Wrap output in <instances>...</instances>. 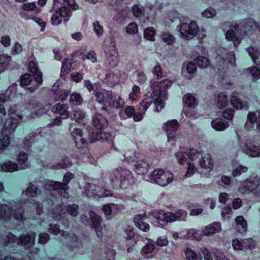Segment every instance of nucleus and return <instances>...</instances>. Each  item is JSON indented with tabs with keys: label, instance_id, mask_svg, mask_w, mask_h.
Here are the masks:
<instances>
[{
	"label": "nucleus",
	"instance_id": "36",
	"mask_svg": "<svg viewBox=\"0 0 260 260\" xmlns=\"http://www.w3.org/2000/svg\"><path fill=\"white\" fill-rule=\"evenodd\" d=\"M40 191L38 188L32 183L29 184L26 189L22 192V195H25L27 197H36L40 194Z\"/></svg>",
	"mask_w": 260,
	"mask_h": 260
},
{
	"label": "nucleus",
	"instance_id": "39",
	"mask_svg": "<svg viewBox=\"0 0 260 260\" xmlns=\"http://www.w3.org/2000/svg\"><path fill=\"white\" fill-rule=\"evenodd\" d=\"M197 71V67L196 64L193 62H189L187 63H184L182 68V72L185 75L187 76V73L189 74H193Z\"/></svg>",
	"mask_w": 260,
	"mask_h": 260
},
{
	"label": "nucleus",
	"instance_id": "52",
	"mask_svg": "<svg viewBox=\"0 0 260 260\" xmlns=\"http://www.w3.org/2000/svg\"><path fill=\"white\" fill-rule=\"evenodd\" d=\"M32 78L31 75L25 74L20 79V85L22 86H26L30 84L32 82Z\"/></svg>",
	"mask_w": 260,
	"mask_h": 260
},
{
	"label": "nucleus",
	"instance_id": "62",
	"mask_svg": "<svg viewBox=\"0 0 260 260\" xmlns=\"http://www.w3.org/2000/svg\"><path fill=\"white\" fill-rule=\"evenodd\" d=\"M71 64L68 60H64L61 68V76H64L70 71Z\"/></svg>",
	"mask_w": 260,
	"mask_h": 260
},
{
	"label": "nucleus",
	"instance_id": "27",
	"mask_svg": "<svg viewBox=\"0 0 260 260\" xmlns=\"http://www.w3.org/2000/svg\"><path fill=\"white\" fill-rule=\"evenodd\" d=\"M19 124L16 117L11 116L9 118L6 120L4 125V128L2 132L4 134H11L14 132Z\"/></svg>",
	"mask_w": 260,
	"mask_h": 260
},
{
	"label": "nucleus",
	"instance_id": "56",
	"mask_svg": "<svg viewBox=\"0 0 260 260\" xmlns=\"http://www.w3.org/2000/svg\"><path fill=\"white\" fill-rule=\"evenodd\" d=\"M216 14V11L215 9L212 8H209L206 9L201 13L202 16L203 17L207 18H213L215 16Z\"/></svg>",
	"mask_w": 260,
	"mask_h": 260
},
{
	"label": "nucleus",
	"instance_id": "45",
	"mask_svg": "<svg viewBox=\"0 0 260 260\" xmlns=\"http://www.w3.org/2000/svg\"><path fill=\"white\" fill-rule=\"evenodd\" d=\"M17 84L16 83H13L11 86H10L8 90L6 91L5 93H2L0 94V102L4 103L7 102L9 99V96L8 95V92H13L15 91L16 90V86Z\"/></svg>",
	"mask_w": 260,
	"mask_h": 260
},
{
	"label": "nucleus",
	"instance_id": "64",
	"mask_svg": "<svg viewBox=\"0 0 260 260\" xmlns=\"http://www.w3.org/2000/svg\"><path fill=\"white\" fill-rule=\"evenodd\" d=\"M22 8L24 11H37L36 4L34 3H24L22 5Z\"/></svg>",
	"mask_w": 260,
	"mask_h": 260
},
{
	"label": "nucleus",
	"instance_id": "41",
	"mask_svg": "<svg viewBox=\"0 0 260 260\" xmlns=\"http://www.w3.org/2000/svg\"><path fill=\"white\" fill-rule=\"evenodd\" d=\"M256 245L255 241L252 238H246L243 239V250H252Z\"/></svg>",
	"mask_w": 260,
	"mask_h": 260
},
{
	"label": "nucleus",
	"instance_id": "6",
	"mask_svg": "<svg viewBox=\"0 0 260 260\" xmlns=\"http://www.w3.org/2000/svg\"><path fill=\"white\" fill-rule=\"evenodd\" d=\"M187 215V212L183 210H179L173 213L170 212H165L162 210L156 211L153 213L154 217L158 223L161 226H165L169 222L176 220H183Z\"/></svg>",
	"mask_w": 260,
	"mask_h": 260
},
{
	"label": "nucleus",
	"instance_id": "53",
	"mask_svg": "<svg viewBox=\"0 0 260 260\" xmlns=\"http://www.w3.org/2000/svg\"><path fill=\"white\" fill-rule=\"evenodd\" d=\"M248 168L247 167L240 165L233 170L232 174L234 177L239 176L242 173L246 172Z\"/></svg>",
	"mask_w": 260,
	"mask_h": 260
},
{
	"label": "nucleus",
	"instance_id": "58",
	"mask_svg": "<svg viewBox=\"0 0 260 260\" xmlns=\"http://www.w3.org/2000/svg\"><path fill=\"white\" fill-rule=\"evenodd\" d=\"M152 72L154 76L156 77L157 79H161L163 77L162 70L161 66L159 64H156L152 69Z\"/></svg>",
	"mask_w": 260,
	"mask_h": 260
},
{
	"label": "nucleus",
	"instance_id": "24",
	"mask_svg": "<svg viewBox=\"0 0 260 260\" xmlns=\"http://www.w3.org/2000/svg\"><path fill=\"white\" fill-rule=\"evenodd\" d=\"M124 100L119 96L117 99H112L107 106L101 107V111L105 114H110L112 113V109H119L124 105Z\"/></svg>",
	"mask_w": 260,
	"mask_h": 260
},
{
	"label": "nucleus",
	"instance_id": "60",
	"mask_svg": "<svg viewBox=\"0 0 260 260\" xmlns=\"http://www.w3.org/2000/svg\"><path fill=\"white\" fill-rule=\"evenodd\" d=\"M154 245L153 243H148L142 248L141 254L143 255L150 254L154 251Z\"/></svg>",
	"mask_w": 260,
	"mask_h": 260
},
{
	"label": "nucleus",
	"instance_id": "40",
	"mask_svg": "<svg viewBox=\"0 0 260 260\" xmlns=\"http://www.w3.org/2000/svg\"><path fill=\"white\" fill-rule=\"evenodd\" d=\"M1 170L5 172H12L18 170V165L15 162L11 161H7L3 163L1 166Z\"/></svg>",
	"mask_w": 260,
	"mask_h": 260
},
{
	"label": "nucleus",
	"instance_id": "33",
	"mask_svg": "<svg viewBox=\"0 0 260 260\" xmlns=\"http://www.w3.org/2000/svg\"><path fill=\"white\" fill-rule=\"evenodd\" d=\"M103 188L91 183H87L85 186V190L86 195L88 197H92L93 196H101L100 191H102Z\"/></svg>",
	"mask_w": 260,
	"mask_h": 260
},
{
	"label": "nucleus",
	"instance_id": "51",
	"mask_svg": "<svg viewBox=\"0 0 260 260\" xmlns=\"http://www.w3.org/2000/svg\"><path fill=\"white\" fill-rule=\"evenodd\" d=\"M186 237L187 238L199 240L201 239V233L199 230L192 229L187 231Z\"/></svg>",
	"mask_w": 260,
	"mask_h": 260
},
{
	"label": "nucleus",
	"instance_id": "23",
	"mask_svg": "<svg viewBox=\"0 0 260 260\" xmlns=\"http://www.w3.org/2000/svg\"><path fill=\"white\" fill-rule=\"evenodd\" d=\"M178 127L179 123L176 120H170L164 123L162 128L166 132L169 140H173L175 138Z\"/></svg>",
	"mask_w": 260,
	"mask_h": 260
},
{
	"label": "nucleus",
	"instance_id": "15",
	"mask_svg": "<svg viewBox=\"0 0 260 260\" xmlns=\"http://www.w3.org/2000/svg\"><path fill=\"white\" fill-rule=\"evenodd\" d=\"M183 101L186 107L188 108L187 109L185 108L184 110V114L188 118L193 117L197 114L196 110L194 109L197 105L195 97L191 94L187 93L184 96Z\"/></svg>",
	"mask_w": 260,
	"mask_h": 260
},
{
	"label": "nucleus",
	"instance_id": "31",
	"mask_svg": "<svg viewBox=\"0 0 260 260\" xmlns=\"http://www.w3.org/2000/svg\"><path fill=\"white\" fill-rule=\"evenodd\" d=\"M231 104L237 109H242L248 108V104L245 102H242L239 99L238 93L234 92L232 94L231 100Z\"/></svg>",
	"mask_w": 260,
	"mask_h": 260
},
{
	"label": "nucleus",
	"instance_id": "10",
	"mask_svg": "<svg viewBox=\"0 0 260 260\" xmlns=\"http://www.w3.org/2000/svg\"><path fill=\"white\" fill-rule=\"evenodd\" d=\"M104 50L107 62L111 67H116L119 62V57L115 41L111 39L109 42L105 43Z\"/></svg>",
	"mask_w": 260,
	"mask_h": 260
},
{
	"label": "nucleus",
	"instance_id": "3",
	"mask_svg": "<svg viewBox=\"0 0 260 260\" xmlns=\"http://www.w3.org/2000/svg\"><path fill=\"white\" fill-rule=\"evenodd\" d=\"M172 81L166 79L160 82L151 80L149 81V90L144 96L139 105L140 111L144 113L153 101V99L167 98V89L172 85Z\"/></svg>",
	"mask_w": 260,
	"mask_h": 260
},
{
	"label": "nucleus",
	"instance_id": "30",
	"mask_svg": "<svg viewBox=\"0 0 260 260\" xmlns=\"http://www.w3.org/2000/svg\"><path fill=\"white\" fill-rule=\"evenodd\" d=\"M69 106L67 104L58 103L52 108V111L59 114L62 118H67L69 116Z\"/></svg>",
	"mask_w": 260,
	"mask_h": 260
},
{
	"label": "nucleus",
	"instance_id": "19",
	"mask_svg": "<svg viewBox=\"0 0 260 260\" xmlns=\"http://www.w3.org/2000/svg\"><path fill=\"white\" fill-rule=\"evenodd\" d=\"M27 108L30 110L35 111V115L36 116H40L42 114L45 113L51 107L50 104H47L45 106H43L42 105L38 102L35 100H31L27 102Z\"/></svg>",
	"mask_w": 260,
	"mask_h": 260
},
{
	"label": "nucleus",
	"instance_id": "59",
	"mask_svg": "<svg viewBox=\"0 0 260 260\" xmlns=\"http://www.w3.org/2000/svg\"><path fill=\"white\" fill-rule=\"evenodd\" d=\"M93 31L99 37L102 36L104 32L103 27L100 24L99 21H96L92 24Z\"/></svg>",
	"mask_w": 260,
	"mask_h": 260
},
{
	"label": "nucleus",
	"instance_id": "7",
	"mask_svg": "<svg viewBox=\"0 0 260 260\" xmlns=\"http://www.w3.org/2000/svg\"><path fill=\"white\" fill-rule=\"evenodd\" d=\"M13 211L15 212L13 214L15 219L18 220L23 219V210L20 204L15 203V205L12 204L11 207L6 204H0V220L9 219L12 217Z\"/></svg>",
	"mask_w": 260,
	"mask_h": 260
},
{
	"label": "nucleus",
	"instance_id": "38",
	"mask_svg": "<svg viewBox=\"0 0 260 260\" xmlns=\"http://www.w3.org/2000/svg\"><path fill=\"white\" fill-rule=\"evenodd\" d=\"M212 127L217 131H223L226 129L229 125L228 122L220 119H215L211 122Z\"/></svg>",
	"mask_w": 260,
	"mask_h": 260
},
{
	"label": "nucleus",
	"instance_id": "35",
	"mask_svg": "<svg viewBox=\"0 0 260 260\" xmlns=\"http://www.w3.org/2000/svg\"><path fill=\"white\" fill-rule=\"evenodd\" d=\"M249 55L253 62L256 64H260V50L257 47H250L247 49Z\"/></svg>",
	"mask_w": 260,
	"mask_h": 260
},
{
	"label": "nucleus",
	"instance_id": "29",
	"mask_svg": "<svg viewBox=\"0 0 260 260\" xmlns=\"http://www.w3.org/2000/svg\"><path fill=\"white\" fill-rule=\"evenodd\" d=\"M245 152L251 157H259L260 156V146L248 141L245 144Z\"/></svg>",
	"mask_w": 260,
	"mask_h": 260
},
{
	"label": "nucleus",
	"instance_id": "37",
	"mask_svg": "<svg viewBox=\"0 0 260 260\" xmlns=\"http://www.w3.org/2000/svg\"><path fill=\"white\" fill-rule=\"evenodd\" d=\"M236 230L240 233H243L247 231V224L246 221L241 216H238L235 219Z\"/></svg>",
	"mask_w": 260,
	"mask_h": 260
},
{
	"label": "nucleus",
	"instance_id": "25",
	"mask_svg": "<svg viewBox=\"0 0 260 260\" xmlns=\"http://www.w3.org/2000/svg\"><path fill=\"white\" fill-rule=\"evenodd\" d=\"M147 219V216L145 214H140L136 215L133 218V221L135 225L140 230L147 232L149 230V225L145 222Z\"/></svg>",
	"mask_w": 260,
	"mask_h": 260
},
{
	"label": "nucleus",
	"instance_id": "32",
	"mask_svg": "<svg viewBox=\"0 0 260 260\" xmlns=\"http://www.w3.org/2000/svg\"><path fill=\"white\" fill-rule=\"evenodd\" d=\"M221 230V226L220 223L214 222L205 227L202 232L204 235L209 236L214 234L216 232H220Z\"/></svg>",
	"mask_w": 260,
	"mask_h": 260
},
{
	"label": "nucleus",
	"instance_id": "14",
	"mask_svg": "<svg viewBox=\"0 0 260 260\" xmlns=\"http://www.w3.org/2000/svg\"><path fill=\"white\" fill-rule=\"evenodd\" d=\"M260 186V178L258 177L247 179L238 189L241 194H247L252 192Z\"/></svg>",
	"mask_w": 260,
	"mask_h": 260
},
{
	"label": "nucleus",
	"instance_id": "20",
	"mask_svg": "<svg viewBox=\"0 0 260 260\" xmlns=\"http://www.w3.org/2000/svg\"><path fill=\"white\" fill-rule=\"evenodd\" d=\"M257 124V129L260 131V111L249 112L247 115V122L244 127L247 130H251L254 127L255 124Z\"/></svg>",
	"mask_w": 260,
	"mask_h": 260
},
{
	"label": "nucleus",
	"instance_id": "13",
	"mask_svg": "<svg viewBox=\"0 0 260 260\" xmlns=\"http://www.w3.org/2000/svg\"><path fill=\"white\" fill-rule=\"evenodd\" d=\"M177 29L181 37L185 40H191L199 30L197 22L194 21H191L189 23H181L177 26Z\"/></svg>",
	"mask_w": 260,
	"mask_h": 260
},
{
	"label": "nucleus",
	"instance_id": "54",
	"mask_svg": "<svg viewBox=\"0 0 260 260\" xmlns=\"http://www.w3.org/2000/svg\"><path fill=\"white\" fill-rule=\"evenodd\" d=\"M137 81L140 84H143L146 82L147 77L146 74L143 71H137L136 73Z\"/></svg>",
	"mask_w": 260,
	"mask_h": 260
},
{
	"label": "nucleus",
	"instance_id": "55",
	"mask_svg": "<svg viewBox=\"0 0 260 260\" xmlns=\"http://www.w3.org/2000/svg\"><path fill=\"white\" fill-rule=\"evenodd\" d=\"M162 39L168 45H172L175 42V38L169 32L164 33L162 35Z\"/></svg>",
	"mask_w": 260,
	"mask_h": 260
},
{
	"label": "nucleus",
	"instance_id": "34",
	"mask_svg": "<svg viewBox=\"0 0 260 260\" xmlns=\"http://www.w3.org/2000/svg\"><path fill=\"white\" fill-rule=\"evenodd\" d=\"M149 167V165L147 162L144 160H139L135 165V170L138 174L143 175L148 172Z\"/></svg>",
	"mask_w": 260,
	"mask_h": 260
},
{
	"label": "nucleus",
	"instance_id": "16",
	"mask_svg": "<svg viewBox=\"0 0 260 260\" xmlns=\"http://www.w3.org/2000/svg\"><path fill=\"white\" fill-rule=\"evenodd\" d=\"M96 101L102 105V107L107 106L113 98V93L111 90L104 89L96 90L94 92Z\"/></svg>",
	"mask_w": 260,
	"mask_h": 260
},
{
	"label": "nucleus",
	"instance_id": "43",
	"mask_svg": "<svg viewBox=\"0 0 260 260\" xmlns=\"http://www.w3.org/2000/svg\"><path fill=\"white\" fill-rule=\"evenodd\" d=\"M17 160L20 164L21 169H25L28 167L27 162V154L24 152H21L18 156Z\"/></svg>",
	"mask_w": 260,
	"mask_h": 260
},
{
	"label": "nucleus",
	"instance_id": "17",
	"mask_svg": "<svg viewBox=\"0 0 260 260\" xmlns=\"http://www.w3.org/2000/svg\"><path fill=\"white\" fill-rule=\"evenodd\" d=\"M61 84V81L58 80L52 86L50 94L55 101H64L70 93V91L59 88Z\"/></svg>",
	"mask_w": 260,
	"mask_h": 260
},
{
	"label": "nucleus",
	"instance_id": "2",
	"mask_svg": "<svg viewBox=\"0 0 260 260\" xmlns=\"http://www.w3.org/2000/svg\"><path fill=\"white\" fill-rule=\"evenodd\" d=\"M257 26V24L253 19L243 20L239 24L225 22L221 24L222 29L226 32V39L232 41L235 47L240 43V39L236 33L241 35L247 34L254 31Z\"/></svg>",
	"mask_w": 260,
	"mask_h": 260
},
{
	"label": "nucleus",
	"instance_id": "50",
	"mask_svg": "<svg viewBox=\"0 0 260 260\" xmlns=\"http://www.w3.org/2000/svg\"><path fill=\"white\" fill-rule=\"evenodd\" d=\"M155 34L156 30L152 27L147 28L144 31V36L148 40L153 41Z\"/></svg>",
	"mask_w": 260,
	"mask_h": 260
},
{
	"label": "nucleus",
	"instance_id": "11",
	"mask_svg": "<svg viewBox=\"0 0 260 260\" xmlns=\"http://www.w3.org/2000/svg\"><path fill=\"white\" fill-rule=\"evenodd\" d=\"M7 240L4 242V245L6 246L11 243L17 242L18 244L27 245L28 247L34 245L36 233L30 232L26 234H23L17 238L12 233H8L6 236Z\"/></svg>",
	"mask_w": 260,
	"mask_h": 260
},
{
	"label": "nucleus",
	"instance_id": "28",
	"mask_svg": "<svg viewBox=\"0 0 260 260\" xmlns=\"http://www.w3.org/2000/svg\"><path fill=\"white\" fill-rule=\"evenodd\" d=\"M92 122L94 126L99 129H103L108 125L107 119L99 113H96L93 115Z\"/></svg>",
	"mask_w": 260,
	"mask_h": 260
},
{
	"label": "nucleus",
	"instance_id": "44",
	"mask_svg": "<svg viewBox=\"0 0 260 260\" xmlns=\"http://www.w3.org/2000/svg\"><path fill=\"white\" fill-rule=\"evenodd\" d=\"M37 135L36 133L32 132L25 137L23 141V146L25 148L27 149L31 146L32 143L35 141V138Z\"/></svg>",
	"mask_w": 260,
	"mask_h": 260
},
{
	"label": "nucleus",
	"instance_id": "9",
	"mask_svg": "<svg viewBox=\"0 0 260 260\" xmlns=\"http://www.w3.org/2000/svg\"><path fill=\"white\" fill-rule=\"evenodd\" d=\"M52 217L57 220H60L63 218L68 214L72 216L75 217L78 214V206L75 204L68 206L62 204L57 205L52 210Z\"/></svg>",
	"mask_w": 260,
	"mask_h": 260
},
{
	"label": "nucleus",
	"instance_id": "61",
	"mask_svg": "<svg viewBox=\"0 0 260 260\" xmlns=\"http://www.w3.org/2000/svg\"><path fill=\"white\" fill-rule=\"evenodd\" d=\"M250 73L252 77L253 81H256L260 78V69L257 67H251L249 68Z\"/></svg>",
	"mask_w": 260,
	"mask_h": 260
},
{
	"label": "nucleus",
	"instance_id": "4",
	"mask_svg": "<svg viewBox=\"0 0 260 260\" xmlns=\"http://www.w3.org/2000/svg\"><path fill=\"white\" fill-rule=\"evenodd\" d=\"M78 6L75 0H63L61 3L59 0H54L50 12L52 14L50 22L53 25H58L62 22H67L72 15V10H77Z\"/></svg>",
	"mask_w": 260,
	"mask_h": 260
},
{
	"label": "nucleus",
	"instance_id": "21",
	"mask_svg": "<svg viewBox=\"0 0 260 260\" xmlns=\"http://www.w3.org/2000/svg\"><path fill=\"white\" fill-rule=\"evenodd\" d=\"M72 124H70L69 130L71 132L73 139H74L76 146L79 149L84 148L87 145L86 140L83 137L82 132L80 129L73 128Z\"/></svg>",
	"mask_w": 260,
	"mask_h": 260
},
{
	"label": "nucleus",
	"instance_id": "47",
	"mask_svg": "<svg viewBox=\"0 0 260 260\" xmlns=\"http://www.w3.org/2000/svg\"><path fill=\"white\" fill-rule=\"evenodd\" d=\"M70 102L74 105H80L83 102V99L79 93H73L70 96Z\"/></svg>",
	"mask_w": 260,
	"mask_h": 260
},
{
	"label": "nucleus",
	"instance_id": "46",
	"mask_svg": "<svg viewBox=\"0 0 260 260\" xmlns=\"http://www.w3.org/2000/svg\"><path fill=\"white\" fill-rule=\"evenodd\" d=\"M86 116L84 112L81 110L77 109L73 112L72 118L77 122L82 121Z\"/></svg>",
	"mask_w": 260,
	"mask_h": 260
},
{
	"label": "nucleus",
	"instance_id": "26",
	"mask_svg": "<svg viewBox=\"0 0 260 260\" xmlns=\"http://www.w3.org/2000/svg\"><path fill=\"white\" fill-rule=\"evenodd\" d=\"M89 215L91 220L92 226L95 229L97 236L99 237H102L103 233L102 228L100 225L101 221V217L97 215L95 212L92 211H89Z\"/></svg>",
	"mask_w": 260,
	"mask_h": 260
},
{
	"label": "nucleus",
	"instance_id": "5",
	"mask_svg": "<svg viewBox=\"0 0 260 260\" xmlns=\"http://www.w3.org/2000/svg\"><path fill=\"white\" fill-rule=\"evenodd\" d=\"M113 187L116 189H125L133 182L131 172L124 168H118L109 173Z\"/></svg>",
	"mask_w": 260,
	"mask_h": 260
},
{
	"label": "nucleus",
	"instance_id": "42",
	"mask_svg": "<svg viewBox=\"0 0 260 260\" xmlns=\"http://www.w3.org/2000/svg\"><path fill=\"white\" fill-rule=\"evenodd\" d=\"M93 138L94 140H104L108 141L111 135L109 133H106L103 129H99L96 133H93Z\"/></svg>",
	"mask_w": 260,
	"mask_h": 260
},
{
	"label": "nucleus",
	"instance_id": "1",
	"mask_svg": "<svg viewBox=\"0 0 260 260\" xmlns=\"http://www.w3.org/2000/svg\"><path fill=\"white\" fill-rule=\"evenodd\" d=\"M176 157L180 164L187 161V177H189L197 172L202 175H206L210 172L213 167V162L209 154L202 155L195 149H191L186 153L178 152L176 154Z\"/></svg>",
	"mask_w": 260,
	"mask_h": 260
},
{
	"label": "nucleus",
	"instance_id": "49",
	"mask_svg": "<svg viewBox=\"0 0 260 260\" xmlns=\"http://www.w3.org/2000/svg\"><path fill=\"white\" fill-rule=\"evenodd\" d=\"M194 61L200 68H206L210 64L209 59L203 56H199L197 57L194 59Z\"/></svg>",
	"mask_w": 260,
	"mask_h": 260
},
{
	"label": "nucleus",
	"instance_id": "57",
	"mask_svg": "<svg viewBox=\"0 0 260 260\" xmlns=\"http://www.w3.org/2000/svg\"><path fill=\"white\" fill-rule=\"evenodd\" d=\"M10 142V136L5 134L3 138L0 139V150L5 149L9 145Z\"/></svg>",
	"mask_w": 260,
	"mask_h": 260
},
{
	"label": "nucleus",
	"instance_id": "8",
	"mask_svg": "<svg viewBox=\"0 0 260 260\" xmlns=\"http://www.w3.org/2000/svg\"><path fill=\"white\" fill-rule=\"evenodd\" d=\"M150 180L161 186L165 187L170 184L173 180V175L170 171L161 169L154 170L150 175Z\"/></svg>",
	"mask_w": 260,
	"mask_h": 260
},
{
	"label": "nucleus",
	"instance_id": "18",
	"mask_svg": "<svg viewBox=\"0 0 260 260\" xmlns=\"http://www.w3.org/2000/svg\"><path fill=\"white\" fill-rule=\"evenodd\" d=\"M44 188L48 191L56 190L58 193L63 197L68 198L69 197L67 187H63L61 183L53 181H49L45 183Z\"/></svg>",
	"mask_w": 260,
	"mask_h": 260
},
{
	"label": "nucleus",
	"instance_id": "22",
	"mask_svg": "<svg viewBox=\"0 0 260 260\" xmlns=\"http://www.w3.org/2000/svg\"><path fill=\"white\" fill-rule=\"evenodd\" d=\"M28 68L30 71L34 73L35 81L37 83V85L28 88L30 92H33L42 83V73L38 70L37 64L34 61L29 62Z\"/></svg>",
	"mask_w": 260,
	"mask_h": 260
},
{
	"label": "nucleus",
	"instance_id": "12",
	"mask_svg": "<svg viewBox=\"0 0 260 260\" xmlns=\"http://www.w3.org/2000/svg\"><path fill=\"white\" fill-rule=\"evenodd\" d=\"M216 52L217 56L215 59L217 62L219 70L223 69L228 63L233 66L235 65V57L234 52H228L225 48L220 47L216 49Z\"/></svg>",
	"mask_w": 260,
	"mask_h": 260
},
{
	"label": "nucleus",
	"instance_id": "63",
	"mask_svg": "<svg viewBox=\"0 0 260 260\" xmlns=\"http://www.w3.org/2000/svg\"><path fill=\"white\" fill-rule=\"evenodd\" d=\"M167 98H159V99H153V101L155 100V104L156 107V111L158 112L161 110L164 107V101L167 100Z\"/></svg>",
	"mask_w": 260,
	"mask_h": 260
},
{
	"label": "nucleus",
	"instance_id": "48",
	"mask_svg": "<svg viewBox=\"0 0 260 260\" xmlns=\"http://www.w3.org/2000/svg\"><path fill=\"white\" fill-rule=\"evenodd\" d=\"M228 97L225 93H221L218 96L217 105L219 108H223L228 105Z\"/></svg>",
	"mask_w": 260,
	"mask_h": 260
}]
</instances>
